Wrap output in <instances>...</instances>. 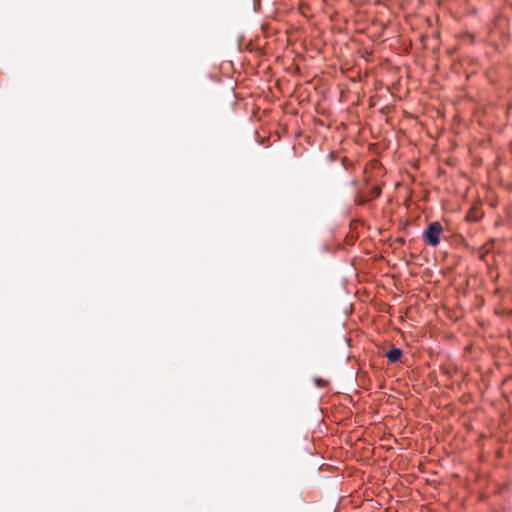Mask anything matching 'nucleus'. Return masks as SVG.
I'll return each instance as SVG.
<instances>
[{
  "label": "nucleus",
  "mask_w": 512,
  "mask_h": 512,
  "mask_svg": "<svg viewBox=\"0 0 512 512\" xmlns=\"http://www.w3.org/2000/svg\"><path fill=\"white\" fill-rule=\"evenodd\" d=\"M443 232L442 225L435 221L428 225L427 229L423 233L424 241L430 246H437L440 242L439 236Z\"/></svg>",
  "instance_id": "1"
},
{
  "label": "nucleus",
  "mask_w": 512,
  "mask_h": 512,
  "mask_svg": "<svg viewBox=\"0 0 512 512\" xmlns=\"http://www.w3.org/2000/svg\"><path fill=\"white\" fill-rule=\"evenodd\" d=\"M386 358L391 363H396L402 356V350L400 348L393 347L385 353Z\"/></svg>",
  "instance_id": "2"
},
{
  "label": "nucleus",
  "mask_w": 512,
  "mask_h": 512,
  "mask_svg": "<svg viewBox=\"0 0 512 512\" xmlns=\"http://www.w3.org/2000/svg\"><path fill=\"white\" fill-rule=\"evenodd\" d=\"M381 191L378 187H374L373 190H372V197L373 198H376L380 195Z\"/></svg>",
  "instance_id": "3"
},
{
  "label": "nucleus",
  "mask_w": 512,
  "mask_h": 512,
  "mask_svg": "<svg viewBox=\"0 0 512 512\" xmlns=\"http://www.w3.org/2000/svg\"><path fill=\"white\" fill-rule=\"evenodd\" d=\"M316 384L317 385H320V384H326L325 382H323L322 380H316Z\"/></svg>",
  "instance_id": "4"
}]
</instances>
